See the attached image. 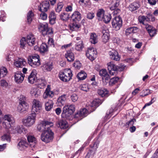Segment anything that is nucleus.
I'll return each instance as SVG.
<instances>
[{
	"label": "nucleus",
	"mask_w": 158,
	"mask_h": 158,
	"mask_svg": "<svg viewBox=\"0 0 158 158\" xmlns=\"http://www.w3.org/2000/svg\"><path fill=\"white\" fill-rule=\"evenodd\" d=\"M75 111V107L74 105L65 106L63 108L62 117L66 119L69 118V117L72 115Z\"/></svg>",
	"instance_id": "f257e3e1"
},
{
	"label": "nucleus",
	"mask_w": 158,
	"mask_h": 158,
	"mask_svg": "<svg viewBox=\"0 0 158 158\" xmlns=\"http://www.w3.org/2000/svg\"><path fill=\"white\" fill-rule=\"evenodd\" d=\"M28 63L33 68H37L40 65V56L35 54L29 56L27 58Z\"/></svg>",
	"instance_id": "f03ea898"
},
{
	"label": "nucleus",
	"mask_w": 158,
	"mask_h": 158,
	"mask_svg": "<svg viewBox=\"0 0 158 158\" xmlns=\"http://www.w3.org/2000/svg\"><path fill=\"white\" fill-rule=\"evenodd\" d=\"M40 31L44 36L51 35L53 33L52 28L48 27V25L46 23H40L38 27Z\"/></svg>",
	"instance_id": "7ed1b4c3"
},
{
	"label": "nucleus",
	"mask_w": 158,
	"mask_h": 158,
	"mask_svg": "<svg viewBox=\"0 0 158 158\" xmlns=\"http://www.w3.org/2000/svg\"><path fill=\"white\" fill-rule=\"evenodd\" d=\"M59 77L60 80L64 82L69 81L72 78V73L69 69H65L59 73Z\"/></svg>",
	"instance_id": "20e7f679"
},
{
	"label": "nucleus",
	"mask_w": 158,
	"mask_h": 158,
	"mask_svg": "<svg viewBox=\"0 0 158 158\" xmlns=\"http://www.w3.org/2000/svg\"><path fill=\"white\" fill-rule=\"evenodd\" d=\"M36 117V113H32L27 118L23 119V124L27 127H30L35 123Z\"/></svg>",
	"instance_id": "39448f33"
},
{
	"label": "nucleus",
	"mask_w": 158,
	"mask_h": 158,
	"mask_svg": "<svg viewBox=\"0 0 158 158\" xmlns=\"http://www.w3.org/2000/svg\"><path fill=\"white\" fill-rule=\"evenodd\" d=\"M53 133L50 128L43 133L41 135L42 141L48 143L52 140L53 138Z\"/></svg>",
	"instance_id": "423d86ee"
},
{
	"label": "nucleus",
	"mask_w": 158,
	"mask_h": 158,
	"mask_svg": "<svg viewBox=\"0 0 158 158\" xmlns=\"http://www.w3.org/2000/svg\"><path fill=\"white\" fill-rule=\"evenodd\" d=\"M53 126V123H52L46 121L43 122L42 123L38 125L37 128L39 131H43L44 132L49 129L50 127Z\"/></svg>",
	"instance_id": "0eeeda50"
},
{
	"label": "nucleus",
	"mask_w": 158,
	"mask_h": 158,
	"mask_svg": "<svg viewBox=\"0 0 158 158\" xmlns=\"http://www.w3.org/2000/svg\"><path fill=\"white\" fill-rule=\"evenodd\" d=\"M96 50L93 48H89L86 52V56L91 61L95 59L97 56Z\"/></svg>",
	"instance_id": "6e6552de"
},
{
	"label": "nucleus",
	"mask_w": 158,
	"mask_h": 158,
	"mask_svg": "<svg viewBox=\"0 0 158 158\" xmlns=\"http://www.w3.org/2000/svg\"><path fill=\"white\" fill-rule=\"evenodd\" d=\"M113 27L116 30L120 29L122 25V20L119 16H116L114 18L112 22Z\"/></svg>",
	"instance_id": "1a4fd4ad"
},
{
	"label": "nucleus",
	"mask_w": 158,
	"mask_h": 158,
	"mask_svg": "<svg viewBox=\"0 0 158 158\" xmlns=\"http://www.w3.org/2000/svg\"><path fill=\"white\" fill-rule=\"evenodd\" d=\"M33 104L31 112L36 113V114L40 112L42 109L41 103L40 101L34 99L33 101Z\"/></svg>",
	"instance_id": "9d476101"
},
{
	"label": "nucleus",
	"mask_w": 158,
	"mask_h": 158,
	"mask_svg": "<svg viewBox=\"0 0 158 158\" xmlns=\"http://www.w3.org/2000/svg\"><path fill=\"white\" fill-rule=\"evenodd\" d=\"M119 5V0H115L114 3L110 7V9L113 11L112 13L113 15H117L121 11L120 9L118 8Z\"/></svg>",
	"instance_id": "9b49d317"
},
{
	"label": "nucleus",
	"mask_w": 158,
	"mask_h": 158,
	"mask_svg": "<svg viewBox=\"0 0 158 158\" xmlns=\"http://www.w3.org/2000/svg\"><path fill=\"white\" fill-rule=\"evenodd\" d=\"M28 108V103L23 101L19 102L18 109L20 113H24L26 112Z\"/></svg>",
	"instance_id": "f8f14e48"
},
{
	"label": "nucleus",
	"mask_w": 158,
	"mask_h": 158,
	"mask_svg": "<svg viewBox=\"0 0 158 158\" xmlns=\"http://www.w3.org/2000/svg\"><path fill=\"white\" fill-rule=\"evenodd\" d=\"M107 65L109 73L111 75H114L115 71H117L118 69V67L116 66L113 62H110L108 63Z\"/></svg>",
	"instance_id": "ddd939ff"
},
{
	"label": "nucleus",
	"mask_w": 158,
	"mask_h": 158,
	"mask_svg": "<svg viewBox=\"0 0 158 158\" xmlns=\"http://www.w3.org/2000/svg\"><path fill=\"white\" fill-rule=\"evenodd\" d=\"M109 55L110 58L112 60L116 61H119L120 59V56L118 52L115 50H112L109 52Z\"/></svg>",
	"instance_id": "4468645a"
},
{
	"label": "nucleus",
	"mask_w": 158,
	"mask_h": 158,
	"mask_svg": "<svg viewBox=\"0 0 158 158\" xmlns=\"http://www.w3.org/2000/svg\"><path fill=\"white\" fill-rule=\"evenodd\" d=\"M49 6L48 1H44L40 4L38 7V10L41 12H46L49 9Z\"/></svg>",
	"instance_id": "2eb2a0df"
},
{
	"label": "nucleus",
	"mask_w": 158,
	"mask_h": 158,
	"mask_svg": "<svg viewBox=\"0 0 158 158\" xmlns=\"http://www.w3.org/2000/svg\"><path fill=\"white\" fill-rule=\"evenodd\" d=\"M25 76L20 72H16L15 75V82L18 83H21L23 81Z\"/></svg>",
	"instance_id": "dca6fc26"
},
{
	"label": "nucleus",
	"mask_w": 158,
	"mask_h": 158,
	"mask_svg": "<svg viewBox=\"0 0 158 158\" xmlns=\"http://www.w3.org/2000/svg\"><path fill=\"white\" fill-rule=\"evenodd\" d=\"M99 75L102 77V79L103 81L105 80L106 83L108 82V81L110 79V76L106 69L101 70L99 71Z\"/></svg>",
	"instance_id": "f3484780"
},
{
	"label": "nucleus",
	"mask_w": 158,
	"mask_h": 158,
	"mask_svg": "<svg viewBox=\"0 0 158 158\" xmlns=\"http://www.w3.org/2000/svg\"><path fill=\"white\" fill-rule=\"evenodd\" d=\"M36 74L37 73L35 70H33L31 72L27 78L29 83L33 84L36 82L37 79Z\"/></svg>",
	"instance_id": "a211bd4d"
},
{
	"label": "nucleus",
	"mask_w": 158,
	"mask_h": 158,
	"mask_svg": "<svg viewBox=\"0 0 158 158\" xmlns=\"http://www.w3.org/2000/svg\"><path fill=\"white\" fill-rule=\"evenodd\" d=\"M53 96V92L51 91L50 86L49 85H48L43 95V98H46L48 97L52 98Z\"/></svg>",
	"instance_id": "6ab92c4d"
},
{
	"label": "nucleus",
	"mask_w": 158,
	"mask_h": 158,
	"mask_svg": "<svg viewBox=\"0 0 158 158\" xmlns=\"http://www.w3.org/2000/svg\"><path fill=\"white\" fill-rule=\"evenodd\" d=\"M88 112V111L85 108H83L77 112L75 114L74 117L75 118H78L79 117L84 118L87 115Z\"/></svg>",
	"instance_id": "aec40b11"
},
{
	"label": "nucleus",
	"mask_w": 158,
	"mask_h": 158,
	"mask_svg": "<svg viewBox=\"0 0 158 158\" xmlns=\"http://www.w3.org/2000/svg\"><path fill=\"white\" fill-rule=\"evenodd\" d=\"M35 39L34 35L32 34L28 35L27 37L26 42L30 46H32L35 44Z\"/></svg>",
	"instance_id": "412c9836"
},
{
	"label": "nucleus",
	"mask_w": 158,
	"mask_h": 158,
	"mask_svg": "<svg viewBox=\"0 0 158 158\" xmlns=\"http://www.w3.org/2000/svg\"><path fill=\"white\" fill-rule=\"evenodd\" d=\"M140 7V5L139 2H134L129 5L128 8L129 10L133 12L138 9Z\"/></svg>",
	"instance_id": "4be33fe9"
},
{
	"label": "nucleus",
	"mask_w": 158,
	"mask_h": 158,
	"mask_svg": "<svg viewBox=\"0 0 158 158\" xmlns=\"http://www.w3.org/2000/svg\"><path fill=\"white\" fill-rule=\"evenodd\" d=\"M65 56L69 62L73 61L74 60V54L71 50L67 51L65 54Z\"/></svg>",
	"instance_id": "5701e85b"
},
{
	"label": "nucleus",
	"mask_w": 158,
	"mask_h": 158,
	"mask_svg": "<svg viewBox=\"0 0 158 158\" xmlns=\"http://www.w3.org/2000/svg\"><path fill=\"white\" fill-rule=\"evenodd\" d=\"M81 15L80 13L78 11H74L72 14L71 18L74 22L79 21L80 20Z\"/></svg>",
	"instance_id": "b1692460"
},
{
	"label": "nucleus",
	"mask_w": 158,
	"mask_h": 158,
	"mask_svg": "<svg viewBox=\"0 0 158 158\" xmlns=\"http://www.w3.org/2000/svg\"><path fill=\"white\" fill-rule=\"evenodd\" d=\"M81 25L77 22H75L70 25V29L72 31H78L80 30Z\"/></svg>",
	"instance_id": "393cba45"
},
{
	"label": "nucleus",
	"mask_w": 158,
	"mask_h": 158,
	"mask_svg": "<svg viewBox=\"0 0 158 158\" xmlns=\"http://www.w3.org/2000/svg\"><path fill=\"white\" fill-rule=\"evenodd\" d=\"M66 100V95H63L60 96L57 100V104L58 106H61L65 103Z\"/></svg>",
	"instance_id": "a878e982"
},
{
	"label": "nucleus",
	"mask_w": 158,
	"mask_h": 158,
	"mask_svg": "<svg viewBox=\"0 0 158 158\" xmlns=\"http://www.w3.org/2000/svg\"><path fill=\"white\" fill-rule=\"evenodd\" d=\"M15 65L17 67L22 68L26 64V62L23 59L19 58L15 62Z\"/></svg>",
	"instance_id": "bb28decb"
},
{
	"label": "nucleus",
	"mask_w": 158,
	"mask_h": 158,
	"mask_svg": "<svg viewBox=\"0 0 158 158\" xmlns=\"http://www.w3.org/2000/svg\"><path fill=\"white\" fill-rule=\"evenodd\" d=\"M27 144L26 141L22 140L18 143L17 147L19 150L22 151L24 150L25 148L27 147Z\"/></svg>",
	"instance_id": "cd10ccee"
},
{
	"label": "nucleus",
	"mask_w": 158,
	"mask_h": 158,
	"mask_svg": "<svg viewBox=\"0 0 158 158\" xmlns=\"http://www.w3.org/2000/svg\"><path fill=\"white\" fill-rule=\"evenodd\" d=\"M39 51L41 53H47L48 50V46L45 43H43L39 48Z\"/></svg>",
	"instance_id": "c85d7f7f"
},
{
	"label": "nucleus",
	"mask_w": 158,
	"mask_h": 158,
	"mask_svg": "<svg viewBox=\"0 0 158 158\" xmlns=\"http://www.w3.org/2000/svg\"><path fill=\"white\" fill-rule=\"evenodd\" d=\"M108 31V30H102L103 35L102 38V41L104 43L107 42L109 39Z\"/></svg>",
	"instance_id": "c756f323"
},
{
	"label": "nucleus",
	"mask_w": 158,
	"mask_h": 158,
	"mask_svg": "<svg viewBox=\"0 0 158 158\" xmlns=\"http://www.w3.org/2000/svg\"><path fill=\"white\" fill-rule=\"evenodd\" d=\"M30 93L32 96H34L35 98H37L40 95V91L37 88H32Z\"/></svg>",
	"instance_id": "7c9ffc66"
},
{
	"label": "nucleus",
	"mask_w": 158,
	"mask_h": 158,
	"mask_svg": "<svg viewBox=\"0 0 158 158\" xmlns=\"http://www.w3.org/2000/svg\"><path fill=\"white\" fill-rule=\"evenodd\" d=\"M27 138L28 142L31 143L30 145L34 146L36 142L35 138L33 135H27Z\"/></svg>",
	"instance_id": "2f4dec72"
},
{
	"label": "nucleus",
	"mask_w": 158,
	"mask_h": 158,
	"mask_svg": "<svg viewBox=\"0 0 158 158\" xmlns=\"http://www.w3.org/2000/svg\"><path fill=\"white\" fill-rule=\"evenodd\" d=\"M58 125L61 129H65L68 127L67 122L64 120H60L58 121Z\"/></svg>",
	"instance_id": "473e14b6"
},
{
	"label": "nucleus",
	"mask_w": 158,
	"mask_h": 158,
	"mask_svg": "<svg viewBox=\"0 0 158 158\" xmlns=\"http://www.w3.org/2000/svg\"><path fill=\"white\" fill-rule=\"evenodd\" d=\"M98 94L102 97H107L109 96L108 91L106 89H102L98 91Z\"/></svg>",
	"instance_id": "72a5a7b5"
},
{
	"label": "nucleus",
	"mask_w": 158,
	"mask_h": 158,
	"mask_svg": "<svg viewBox=\"0 0 158 158\" xmlns=\"http://www.w3.org/2000/svg\"><path fill=\"white\" fill-rule=\"evenodd\" d=\"M49 17L50 23L52 24H54L55 23L56 18V16L54 12L51 11L49 15Z\"/></svg>",
	"instance_id": "f704fd0d"
},
{
	"label": "nucleus",
	"mask_w": 158,
	"mask_h": 158,
	"mask_svg": "<svg viewBox=\"0 0 158 158\" xmlns=\"http://www.w3.org/2000/svg\"><path fill=\"white\" fill-rule=\"evenodd\" d=\"M105 14V11L103 9L100 8L98 9L97 12V16L98 19L101 20Z\"/></svg>",
	"instance_id": "c9c22d12"
},
{
	"label": "nucleus",
	"mask_w": 158,
	"mask_h": 158,
	"mask_svg": "<svg viewBox=\"0 0 158 158\" xmlns=\"http://www.w3.org/2000/svg\"><path fill=\"white\" fill-rule=\"evenodd\" d=\"M54 103L51 100H49L48 102H46L45 104V110L47 111H49L53 107Z\"/></svg>",
	"instance_id": "e433bc0d"
},
{
	"label": "nucleus",
	"mask_w": 158,
	"mask_h": 158,
	"mask_svg": "<svg viewBox=\"0 0 158 158\" xmlns=\"http://www.w3.org/2000/svg\"><path fill=\"white\" fill-rule=\"evenodd\" d=\"M101 20H102L106 23H109L111 20V16L110 14L106 13Z\"/></svg>",
	"instance_id": "4c0bfd02"
},
{
	"label": "nucleus",
	"mask_w": 158,
	"mask_h": 158,
	"mask_svg": "<svg viewBox=\"0 0 158 158\" xmlns=\"http://www.w3.org/2000/svg\"><path fill=\"white\" fill-rule=\"evenodd\" d=\"M138 30V28L136 27H131L127 29L125 32L127 35H128L130 33H136Z\"/></svg>",
	"instance_id": "58836bf2"
},
{
	"label": "nucleus",
	"mask_w": 158,
	"mask_h": 158,
	"mask_svg": "<svg viewBox=\"0 0 158 158\" xmlns=\"http://www.w3.org/2000/svg\"><path fill=\"white\" fill-rule=\"evenodd\" d=\"M87 76V74L84 71H81L78 73L77 77L79 80H83L85 79Z\"/></svg>",
	"instance_id": "ea45409f"
},
{
	"label": "nucleus",
	"mask_w": 158,
	"mask_h": 158,
	"mask_svg": "<svg viewBox=\"0 0 158 158\" xmlns=\"http://www.w3.org/2000/svg\"><path fill=\"white\" fill-rule=\"evenodd\" d=\"M90 42L92 43L95 44L98 42L97 36L95 33H91L89 39Z\"/></svg>",
	"instance_id": "a19ab883"
},
{
	"label": "nucleus",
	"mask_w": 158,
	"mask_h": 158,
	"mask_svg": "<svg viewBox=\"0 0 158 158\" xmlns=\"http://www.w3.org/2000/svg\"><path fill=\"white\" fill-rule=\"evenodd\" d=\"M15 129L18 133L20 134L22 133L25 134L27 131V130L22 125L17 126Z\"/></svg>",
	"instance_id": "79ce46f5"
},
{
	"label": "nucleus",
	"mask_w": 158,
	"mask_h": 158,
	"mask_svg": "<svg viewBox=\"0 0 158 158\" xmlns=\"http://www.w3.org/2000/svg\"><path fill=\"white\" fill-rule=\"evenodd\" d=\"M69 14L67 12H64L60 15V19L64 21H67L69 19Z\"/></svg>",
	"instance_id": "37998d69"
},
{
	"label": "nucleus",
	"mask_w": 158,
	"mask_h": 158,
	"mask_svg": "<svg viewBox=\"0 0 158 158\" xmlns=\"http://www.w3.org/2000/svg\"><path fill=\"white\" fill-rule=\"evenodd\" d=\"M7 71L5 67L0 68V79L2 77H5L7 74Z\"/></svg>",
	"instance_id": "c03bdc74"
},
{
	"label": "nucleus",
	"mask_w": 158,
	"mask_h": 158,
	"mask_svg": "<svg viewBox=\"0 0 158 158\" xmlns=\"http://www.w3.org/2000/svg\"><path fill=\"white\" fill-rule=\"evenodd\" d=\"M99 143V142L98 140H97L94 142L93 144H91L90 145V147L92 148L91 150H93L94 152H95L98 148Z\"/></svg>",
	"instance_id": "a18cd8bd"
},
{
	"label": "nucleus",
	"mask_w": 158,
	"mask_h": 158,
	"mask_svg": "<svg viewBox=\"0 0 158 158\" xmlns=\"http://www.w3.org/2000/svg\"><path fill=\"white\" fill-rule=\"evenodd\" d=\"M83 47V42L82 40H80L77 43L76 45L75 49L78 51H81L82 50Z\"/></svg>",
	"instance_id": "49530a36"
},
{
	"label": "nucleus",
	"mask_w": 158,
	"mask_h": 158,
	"mask_svg": "<svg viewBox=\"0 0 158 158\" xmlns=\"http://www.w3.org/2000/svg\"><path fill=\"white\" fill-rule=\"evenodd\" d=\"M44 69L47 71H50L52 69V63H48L44 64L43 66Z\"/></svg>",
	"instance_id": "de8ad7c7"
},
{
	"label": "nucleus",
	"mask_w": 158,
	"mask_h": 158,
	"mask_svg": "<svg viewBox=\"0 0 158 158\" xmlns=\"http://www.w3.org/2000/svg\"><path fill=\"white\" fill-rule=\"evenodd\" d=\"M64 6V3L62 2H60L58 3L57 7L56 8L55 10L56 12L59 13L61 11Z\"/></svg>",
	"instance_id": "09e8293b"
},
{
	"label": "nucleus",
	"mask_w": 158,
	"mask_h": 158,
	"mask_svg": "<svg viewBox=\"0 0 158 158\" xmlns=\"http://www.w3.org/2000/svg\"><path fill=\"white\" fill-rule=\"evenodd\" d=\"M119 79V78L117 77L111 78L110 81L109 80L108 81V82H109V85L110 86H113L114 85L117 83Z\"/></svg>",
	"instance_id": "8fccbe9b"
},
{
	"label": "nucleus",
	"mask_w": 158,
	"mask_h": 158,
	"mask_svg": "<svg viewBox=\"0 0 158 158\" xmlns=\"http://www.w3.org/2000/svg\"><path fill=\"white\" fill-rule=\"evenodd\" d=\"M79 88L81 90L86 92L89 91V89L88 85L85 84L80 85L79 87Z\"/></svg>",
	"instance_id": "3c124183"
},
{
	"label": "nucleus",
	"mask_w": 158,
	"mask_h": 158,
	"mask_svg": "<svg viewBox=\"0 0 158 158\" xmlns=\"http://www.w3.org/2000/svg\"><path fill=\"white\" fill-rule=\"evenodd\" d=\"M13 121L9 122V121H3L2 123V125L6 129H9L11 126V124Z\"/></svg>",
	"instance_id": "603ef678"
},
{
	"label": "nucleus",
	"mask_w": 158,
	"mask_h": 158,
	"mask_svg": "<svg viewBox=\"0 0 158 158\" xmlns=\"http://www.w3.org/2000/svg\"><path fill=\"white\" fill-rule=\"evenodd\" d=\"M1 139L2 141L10 142V137L9 135L5 134L2 136Z\"/></svg>",
	"instance_id": "864d4df0"
},
{
	"label": "nucleus",
	"mask_w": 158,
	"mask_h": 158,
	"mask_svg": "<svg viewBox=\"0 0 158 158\" xmlns=\"http://www.w3.org/2000/svg\"><path fill=\"white\" fill-rule=\"evenodd\" d=\"M26 40L25 38L23 37L20 40V47L22 48H24L26 43Z\"/></svg>",
	"instance_id": "5fc2aeb1"
},
{
	"label": "nucleus",
	"mask_w": 158,
	"mask_h": 158,
	"mask_svg": "<svg viewBox=\"0 0 158 158\" xmlns=\"http://www.w3.org/2000/svg\"><path fill=\"white\" fill-rule=\"evenodd\" d=\"M33 16V13L32 11H29L28 12L27 17V20L29 23H30L32 20V17Z\"/></svg>",
	"instance_id": "6e6d98bb"
},
{
	"label": "nucleus",
	"mask_w": 158,
	"mask_h": 158,
	"mask_svg": "<svg viewBox=\"0 0 158 158\" xmlns=\"http://www.w3.org/2000/svg\"><path fill=\"white\" fill-rule=\"evenodd\" d=\"M101 104V100L98 99H95L92 102V105H94L95 106H98Z\"/></svg>",
	"instance_id": "4d7b16f0"
},
{
	"label": "nucleus",
	"mask_w": 158,
	"mask_h": 158,
	"mask_svg": "<svg viewBox=\"0 0 158 158\" xmlns=\"http://www.w3.org/2000/svg\"><path fill=\"white\" fill-rule=\"evenodd\" d=\"M136 119H131L129 121L126 123L125 126L127 127H128L129 126H133L135 122L136 121Z\"/></svg>",
	"instance_id": "13d9d810"
},
{
	"label": "nucleus",
	"mask_w": 158,
	"mask_h": 158,
	"mask_svg": "<svg viewBox=\"0 0 158 158\" xmlns=\"http://www.w3.org/2000/svg\"><path fill=\"white\" fill-rule=\"evenodd\" d=\"M138 20L140 23L144 24V22L147 21V18L144 16H140L139 17Z\"/></svg>",
	"instance_id": "bf43d9fd"
},
{
	"label": "nucleus",
	"mask_w": 158,
	"mask_h": 158,
	"mask_svg": "<svg viewBox=\"0 0 158 158\" xmlns=\"http://www.w3.org/2000/svg\"><path fill=\"white\" fill-rule=\"evenodd\" d=\"M12 118H13L10 115H6L4 116L3 118V120H4V121H9V122H11V121H12Z\"/></svg>",
	"instance_id": "052dcab7"
},
{
	"label": "nucleus",
	"mask_w": 158,
	"mask_h": 158,
	"mask_svg": "<svg viewBox=\"0 0 158 158\" xmlns=\"http://www.w3.org/2000/svg\"><path fill=\"white\" fill-rule=\"evenodd\" d=\"M114 109L113 108H111L109 111H107L106 113V117L107 118H110L112 115V113L114 112Z\"/></svg>",
	"instance_id": "680f3d73"
},
{
	"label": "nucleus",
	"mask_w": 158,
	"mask_h": 158,
	"mask_svg": "<svg viewBox=\"0 0 158 158\" xmlns=\"http://www.w3.org/2000/svg\"><path fill=\"white\" fill-rule=\"evenodd\" d=\"M71 99L73 102H75L78 99L77 95L75 94H73L71 96Z\"/></svg>",
	"instance_id": "e2e57ef3"
},
{
	"label": "nucleus",
	"mask_w": 158,
	"mask_h": 158,
	"mask_svg": "<svg viewBox=\"0 0 158 158\" xmlns=\"http://www.w3.org/2000/svg\"><path fill=\"white\" fill-rule=\"evenodd\" d=\"M143 92L144 94L142 95H141V96L142 97L146 96L151 94L150 90L149 89L143 90Z\"/></svg>",
	"instance_id": "0e129e2a"
},
{
	"label": "nucleus",
	"mask_w": 158,
	"mask_h": 158,
	"mask_svg": "<svg viewBox=\"0 0 158 158\" xmlns=\"http://www.w3.org/2000/svg\"><path fill=\"white\" fill-rule=\"evenodd\" d=\"M94 17V14L93 12L88 13L86 15L87 18L89 19H93Z\"/></svg>",
	"instance_id": "69168bd1"
},
{
	"label": "nucleus",
	"mask_w": 158,
	"mask_h": 158,
	"mask_svg": "<svg viewBox=\"0 0 158 158\" xmlns=\"http://www.w3.org/2000/svg\"><path fill=\"white\" fill-rule=\"evenodd\" d=\"M48 44L49 45L53 47H55L54 40L52 38H49L48 41Z\"/></svg>",
	"instance_id": "338daca9"
},
{
	"label": "nucleus",
	"mask_w": 158,
	"mask_h": 158,
	"mask_svg": "<svg viewBox=\"0 0 158 158\" xmlns=\"http://www.w3.org/2000/svg\"><path fill=\"white\" fill-rule=\"evenodd\" d=\"M1 86L3 87L6 88L8 86V83L6 81L3 80L0 81Z\"/></svg>",
	"instance_id": "774afa93"
}]
</instances>
